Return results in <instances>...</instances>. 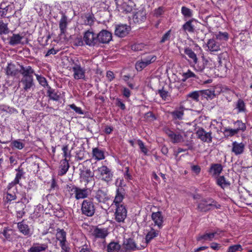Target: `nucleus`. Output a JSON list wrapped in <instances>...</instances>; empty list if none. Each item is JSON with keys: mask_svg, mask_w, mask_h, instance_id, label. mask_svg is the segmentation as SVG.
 I'll return each instance as SVG.
<instances>
[{"mask_svg": "<svg viewBox=\"0 0 252 252\" xmlns=\"http://www.w3.org/2000/svg\"><path fill=\"white\" fill-rule=\"evenodd\" d=\"M211 207L220 209L221 205L212 198H203L198 203L197 210L201 212H207L211 210Z\"/></svg>", "mask_w": 252, "mask_h": 252, "instance_id": "nucleus-1", "label": "nucleus"}, {"mask_svg": "<svg viewBox=\"0 0 252 252\" xmlns=\"http://www.w3.org/2000/svg\"><path fill=\"white\" fill-rule=\"evenodd\" d=\"M82 214L87 217H92L95 211L94 199L88 198L83 201L81 208Z\"/></svg>", "mask_w": 252, "mask_h": 252, "instance_id": "nucleus-2", "label": "nucleus"}, {"mask_svg": "<svg viewBox=\"0 0 252 252\" xmlns=\"http://www.w3.org/2000/svg\"><path fill=\"white\" fill-rule=\"evenodd\" d=\"M198 26H201V23L194 18H192L187 21L182 26V28L183 30L186 32L195 33Z\"/></svg>", "mask_w": 252, "mask_h": 252, "instance_id": "nucleus-3", "label": "nucleus"}, {"mask_svg": "<svg viewBox=\"0 0 252 252\" xmlns=\"http://www.w3.org/2000/svg\"><path fill=\"white\" fill-rule=\"evenodd\" d=\"M96 34L94 32L88 30L85 32L83 35V40L87 45L91 47H98Z\"/></svg>", "mask_w": 252, "mask_h": 252, "instance_id": "nucleus-4", "label": "nucleus"}, {"mask_svg": "<svg viewBox=\"0 0 252 252\" xmlns=\"http://www.w3.org/2000/svg\"><path fill=\"white\" fill-rule=\"evenodd\" d=\"M97 171L99 174V178L106 182H109L112 180L113 172L107 166L103 165L98 167Z\"/></svg>", "mask_w": 252, "mask_h": 252, "instance_id": "nucleus-5", "label": "nucleus"}, {"mask_svg": "<svg viewBox=\"0 0 252 252\" xmlns=\"http://www.w3.org/2000/svg\"><path fill=\"white\" fill-rule=\"evenodd\" d=\"M123 249L120 252H130L135 250H140L142 247H137L134 240L131 238L125 239L123 244Z\"/></svg>", "mask_w": 252, "mask_h": 252, "instance_id": "nucleus-6", "label": "nucleus"}, {"mask_svg": "<svg viewBox=\"0 0 252 252\" xmlns=\"http://www.w3.org/2000/svg\"><path fill=\"white\" fill-rule=\"evenodd\" d=\"M115 219L118 222H124L127 216V210L122 204L116 205Z\"/></svg>", "mask_w": 252, "mask_h": 252, "instance_id": "nucleus-7", "label": "nucleus"}, {"mask_svg": "<svg viewBox=\"0 0 252 252\" xmlns=\"http://www.w3.org/2000/svg\"><path fill=\"white\" fill-rule=\"evenodd\" d=\"M97 45L99 46L100 44H107L112 39L111 32L106 30H102L99 33L96 34Z\"/></svg>", "mask_w": 252, "mask_h": 252, "instance_id": "nucleus-8", "label": "nucleus"}, {"mask_svg": "<svg viewBox=\"0 0 252 252\" xmlns=\"http://www.w3.org/2000/svg\"><path fill=\"white\" fill-rule=\"evenodd\" d=\"M18 67H17V72L19 74L18 77L21 75V78H27L33 77V74L34 73V70L30 66L24 67L23 65L18 64Z\"/></svg>", "mask_w": 252, "mask_h": 252, "instance_id": "nucleus-9", "label": "nucleus"}, {"mask_svg": "<svg viewBox=\"0 0 252 252\" xmlns=\"http://www.w3.org/2000/svg\"><path fill=\"white\" fill-rule=\"evenodd\" d=\"M156 59V56L150 55L141 61H137L135 63V68L137 71H141L149 64L154 62Z\"/></svg>", "mask_w": 252, "mask_h": 252, "instance_id": "nucleus-10", "label": "nucleus"}, {"mask_svg": "<svg viewBox=\"0 0 252 252\" xmlns=\"http://www.w3.org/2000/svg\"><path fill=\"white\" fill-rule=\"evenodd\" d=\"M79 171L80 181L85 182L86 184H88L92 181L94 176V174L92 172L90 169L83 166V168H80Z\"/></svg>", "mask_w": 252, "mask_h": 252, "instance_id": "nucleus-11", "label": "nucleus"}, {"mask_svg": "<svg viewBox=\"0 0 252 252\" xmlns=\"http://www.w3.org/2000/svg\"><path fill=\"white\" fill-rule=\"evenodd\" d=\"M197 138L203 142L208 143L212 142V133L211 131L206 132L202 127H199L196 132Z\"/></svg>", "mask_w": 252, "mask_h": 252, "instance_id": "nucleus-12", "label": "nucleus"}, {"mask_svg": "<svg viewBox=\"0 0 252 252\" xmlns=\"http://www.w3.org/2000/svg\"><path fill=\"white\" fill-rule=\"evenodd\" d=\"M130 26L126 24H121L116 26L115 34L120 37H123L126 36L130 31Z\"/></svg>", "mask_w": 252, "mask_h": 252, "instance_id": "nucleus-13", "label": "nucleus"}, {"mask_svg": "<svg viewBox=\"0 0 252 252\" xmlns=\"http://www.w3.org/2000/svg\"><path fill=\"white\" fill-rule=\"evenodd\" d=\"M15 5L14 3H9L8 2H2L0 4V9L5 13V16L9 17L12 14H16V11L14 9Z\"/></svg>", "mask_w": 252, "mask_h": 252, "instance_id": "nucleus-14", "label": "nucleus"}, {"mask_svg": "<svg viewBox=\"0 0 252 252\" xmlns=\"http://www.w3.org/2000/svg\"><path fill=\"white\" fill-rule=\"evenodd\" d=\"M19 85L22 86L23 89L25 92H28L31 89H33L34 87L33 77L27 78H21L19 82Z\"/></svg>", "mask_w": 252, "mask_h": 252, "instance_id": "nucleus-15", "label": "nucleus"}, {"mask_svg": "<svg viewBox=\"0 0 252 252\" xmlns=\"http://www.w3.org/2000/svg\"><path fill=\"white\" fill-rule=\"evenodd\" d=\"M151 218L154 221L155 225H157L159 229H160L163 226V217L162 215V212L158 211L157 212H153L151 215Z\"/></svg>", "mask_w": 252, "mask_h": 252, "instance_id": "nucleus-16", "label": "nucleus"}, {"mask_svg": "<svg viewBox=\"0 0 252 252\" xmlns=\"http://www.w3.org/2000/svg\"><path fill=\"white\" fill-rule=\"evenodd\" d=\"M95 198L99 203H105L110 199L107 191L102 189L97 190L95 193Z\"/></svg>", "mask_w": 252, "mask_h": 252, "instance_id": "nucleus-17", "label": "nucleus"}, {"mask_svg": "<svg viewBox=\"0 0 252 252\" xmlns=\"http://www.w3.org/2000/svg\"><path fill=\"white\" fill-rule=\"evenodd\" d=\"M24 163H22L21 165L17 169V184H19L21 186L26 187L25 184L26 183L25 178L23 177L25 172L23 171L22 166Z\"/></svg>", "mask_w": 252, "mask_h": 252, "instance_id": "nucleus-18", "label": "nucleus"}, {"mask_svg": "<svg viewBox=\"0 0 252 252\" xmlns=\"http://www.w3.org/2000/svg\"><path fill=\"white\" fill-rule=\"evenodd\" d=\"M185 108L183 105H181L179 108H176L173 111L170 113L173 120H182L183 119L184 115Z\"/></svg>", "mask_w": 252, "mask_h": 252, "instance_id": "nucleus-19", "label": "nucleus"}, {"mask_svg": "<svg viewBox=\"0 0 252 252\" xmlns=\"http://www.w3.org/2000/svg\"><path fill=\"white\" fill-rule=\"evenodd\" d=\"M126 194L125 189L122 187H119L116 190V194L114 200L115 205H120L123 201Z\"/></svg>", "mask_w": 252, "mask_h": 252, "instance_id": "nucleus-20", "label": "nucleus"}, {"mask_svg": "<svg viewBox=\"0 0 252 252\" xmlns=\"http://www.w3.org/2000/svg\"><path fill=\"white\" fill-rule=\"evenodd\" d=\"M232 152L237 156L242 154L244 152L245 145L242 142L239 143L236 141H234L232 142Z\"/></svg>", "mask_w": 252, "mask_h": 252, "instance_id": "nucleus-21", "label": "nucleus"}, {"mask_svg": "<svg viewBox=\"0 0 252 252\" xmlns=\"http://www.w3.org/2000/svg\"><path fill=\"white\" fill-rule=\"evenodd\" d=\"M17 224L19 231L21 233L25 236L30 235V229L27 222L25 220H23L22 221L17 222Z\"/></svg>", "mask_w": 252, "mask_h": 252, "instance_id": "nucleus-22", "label": "nucleus"}, {"mask_svg": "<svg viewBox=\"0 0 252 252\" xmlns=\"http://www.w3.org/2000/svg\"><path fill=\"white\" fill-rule=\"evenodd\" d=\"M232 129L235 130V132L237 134L240 131L244 132L247 128L245 123L242 122L241 120L233 121L232 123Z\"/></svg>", "mask_w": 252, "mask_h": 252, "instance_id": "nucleus-23", "label": "nucleus"}, {"mask_svg": "<svg viewBox=\"0 0 252 252\" xmlns=\"http://www.w3.org/2000/svg\"><path fill=\"white\" fill-rule=\"evenodd\" d=\"M159 234V231L156 230L155 229L151 228L150 231L148 232L145 237V245L141 246L143 249L147 247V245L150 242V241L157 237Z\"/></svg>", "mask_w": 252, "mask_h": 252, "instance_id": "nucleus-24", "label": "nucleus"}, {"mask_svg": "<svg viewBox=\"0 0 252 252\" xmlns=\"http://www.w3.org/2000/svg\"><path fill=\"white\" fill-rule=\"evenodd\" d=\"M200 95L202 97H204L207 100H212L216 96L214 88H211L208 90H200Z\"/></svg>", "mask_w": 252, "mask_h": 252, "instance_id": "nucleus-25", "label": "nucleus"}, {"mask_svg": "<svg viewBox=\"0 0 252 252\" xmlns=\"http://www.w3.org/2000/svg\"><path fill=\"white\" fill-rule=\"evenodd\" d=\"M108 232L106 228L95 227L93 233V236L96 238L105 239L108 235Z\"/></svg>", "mask_w": 252, "mask_h": 252, "instance_id": "nucleus-26", "label": "nucleus"}, {"mask_svg": "<svg viewBox=\"0 0 252 252\" xmlns=\"http://www.w3.org/2000/svg\"><path fill=\"white\" fill-rule=\"evenodd\" d=\"M73 77L75 79L79 80L84 79L85 77L86 69L84 67L79 66L73 70Z\"/></svg>", "mask_w": 252, "mask_h": 252, "instance_id": "nucleus-27", "label": "nucleus"}, {"mask_svg": "<svg viewBox=\"0 0 252 252\" xmlns=\"http://www.w3.org/2000/svg\"><path fill=\"white\" fill-rule=\"evenodd\" d=\"M89 190L87 188L81 189L78 188L76 189L75 197L76 200L80 199H85L88 197L89 195Z\"/></svg>", "mask_w": 252, "mask_h": 252, "instance_id": "nucleus-28", "label": "nucleus"}, {"mask_svg": "<svg viewBox=\"0 0 252 252\" xmlns=\"http://www.w3.org/2000/svg\"><path fill=\"white\" fill-rule=\"evenodd\" d=\"M146 12L145 10H139L133 16V20L135 23H140L144 22L146 19Z\"/></svg>", "mask_w": 252, "mask_h": 252, "instance_id": "nucleus-29", "label": "nucleus"}, {"mask_svg": "<svg viewBox=\"0 0 252 252\" xmlns=\"http://www.w3.org/2000/svg\"><path fill=\"white\" fill-rule=\"evenodd\" d=\"M67 26V17L65 14L62 13V18L59 22V28L61 31V35L64 34Z\"/></svg>", "mask_w": 252, "mask_h": 252, "instance_id": "nucleus-30", "label": "nucleus"}, {"mask_svg": "<svg viewBox=\"0 0 252 252\" xmlns=\"http://www.w3.org/2000/svg\"><path fill=\"white\" fill-rule=\"evenodd\" d=\"M222 168L223 167L221 164H212L210 167L209 172L212 174L213 176H218L222 172Z\"/></svg>", "mask_w": 252, "mask_h": 252, "instance_id": "nucleus-31", "label": "nucleus"}, {"mask_svg": "<svg viewBox=\"0 0 252 252\" xmlns=\"http://www.w3.org/2000/svg\"><path fill=\"white\" fill-rule=\"evenodd\" d=\"M60 164L59 175H64L68 171L69 165L68 162V160L65 158L62 159L61 161Z\"/></svg>", "mask_w": 252, "mask_h": 252, "instance_id": "nucleus-32", "label": "nucleus"}, {"mask_svg": "<svg viewBox=\"0 0 252 252\" xmlns=\"http://www.w3.org/2000/svg\"><path fill=\"white\" fill-rule=\"evenodd\" d=\"M207 46L212 52L218 51L220 50V44L213 39H210L208 41Z\"/></svg>", "mask_w": 252, "mask_h": 252, "instance_id": "nucleus-33", "label": "nucleus"}, {"mask_svg": "<svg viewBox=\"0 0 252 252\" xmlns=\"http://www.w3.org/2000/svg\"><path fill=\"white\" fill-rule=\"evenodd\" d=\"M6 74L8 77H14L16 75V66L14 63H8L5 68Z\"/></svg>", "mask_w": 252, "mask_h": 252, "instance_id": "nucleus-34", "label": "nucleus"}, {"mask_svg": "<svg viewBox=\"0 0 252 252\" xmlns=\"http://www.w3.org/2000/svg\"><path fill=\"white\" fill-rule=\"evenodd\" d=\"M84 60L81 58L74 57L70 59L69 63L72 66V69L73 70L81 66V63H84Z\"/></svg>", "mask_w": 252, "mask_h": 252, "instance_id": "nucleus-35", "label": "nucleus"}, {"mask_svg": "<svg viewBox=\"0 0 252 252\" xmlns=\"http://www.w3.org/2000/svg\"><path fill=\"white\" fill-rule=\"evenodd\" d=\"M92 154L93 157H94L95 158L98 160H102L105 158L103 151L99 149L98 148H93Z\"/></svg>", "mask_w": 252, "mask_h": 252, "instance_id": "nucleus-36", "label": "nucleus"}, {"mask_svg": "<svg viewBox=\"0 0 252 252\" xmlns=\"http://www.w3.org/2000/svg\"><path fill=\"white\" fill-rule=\"evenodd\" d=\"M184 53L193 61L194 64L197 63L198 58L196 54L189 47H186L184 49Z\"/></svg>", "mask_w": 252, "mask_h": 252, "instance_id": "nucleus-37", "label": "nucleus"}, {"mask_svg": "<svg viewBox=\"0 0 252 252\" xmlns=\"http://www.w3.org/2000/svg\"><path fill=\"white\" fill-rule=\"evenodd\" d=\"M48 89L47 94L49 98L55 101L59 100L60 98V95L58 94L57 93L55 92V90L52 89L50 86H48Z\"/></svg>", "mask_w": 252, "mask_h": 252, "instance_id": "nucleus-38", "label": "nucleus"}, {"mask_svg": "<svg viewBox=\"0 0 252 252\" xmlns=\"http://www.w3.org/2000/svg\"><path fill=\"white\" fill-rule=\"evenodd\" d=\"M217 184L222 189L229 187L230 185V182L226 180L224 176H220L217 178Z\"/></svg>", "mask_w": 252, "mask_h": 252, "instance_id": "nucleus-39", "label": "nucleus"}, {"mask_svg": "<svg viewBox=\"0 0 252 252\" xmlns=\"http://www.w3.org/2000/svg\"><path fill=\"white\" fill-rule=\"evenodd\" d=\"M121 249V245L117 242H111L107 246L108 252H118Z\"/></svg>", "mask_w": 252, "mask_h": 252, "instance_id": "nucleus-40", "label": "nucleus"}, {"mask_svg": "<svg viewBox=\"0 0 252 252\" xmlns=\"http://www.w3.org/2000/svg\"><path fill=\"white\" fill-rule=\"evenodd\" d=\"M208 61L203 57L202 62H198L195 66L196 70L199 72H203L205 68V66L207 64Z\"/></svg>", "mask_w": 252, "mask_h": 252, "instance_id": "nucleus-41", "label": "nucleus"}, {"mask_svg": "<svg viewBox=\"0 0 252 252\" xmlns=\"http://www.w3.org/2000/svg\"><path fill=\"white\" fill-rule=\"evenodd\" d=\"M217 233V232L210 233H206L204 235H200L197 237L196 240L198 241L204 240V241H212V239L215 237L216 234Z\"/></svg>", "mask_w": 252, "mask_h": 252, "instance_id": "nucleus-42", "label": "nucleus"}, {"mask_svg": "<svg viewBox=\"0 0 252 252\" xmlns=\"http://www.w3.org/2000/svg\"><path fill=\"white\" fill-rule=\"evenodd\" d=\"M181 13L185 19L190 18L193 15L192 10L184 6L181 8Z\"/></svg>", "mask_w": 252, "mask_h": 252, "instance_id": "nucleus-43", "label": "nucleus"}, {"mask_svg": "<svg viewBox=\"0 0 252 252\" xmlns=\"http://www.w3.org/2000/svg\"><path fill=\"white\" fill-rule=\"evenodd\" d=\"M200 96H201L200 91H193L188 94L187 95V97L188 98H190L192 100L198 102L199 100V97Z\"/></svg>", "mask_w": 252, "mask_h": 252, "instance_id": "nucleus-44", "label": "nucleus"}, {"mask_svg": "<svg viewBox=\"0 0 252 252\" xmlns=\"http://www.w3.org/2000/svg\"><path fill=\"white\" fill-rule=\"evenodd\" d=\"M54 216L58 218H62L64 215V213L61 205L58 204L56 207L53 209Z\"/></svg>", "mask_w": 252, "mask_h": 252, "instance_id": "nucleus-45", "label": "nucleus"}, {"mask_svg": "<svg viewBox=\"0 0 252 252\" xmlns=\"http://www.w3.org/2000/svg\"><path fill=\"white\" fill-rule=\"evenodd\" d=\"M236 108L238 109V112H245L246 111V108L245 103L243 100L242 99H239L236 103Z\"/></svg>", "mask_w": 252, "mask_h": 252, "instance_id": "nucleus-46", "label": "nucleus"}, {"mask_svg": "<svg viewBox=\"0 0 252 252\" xmlns=\"http://www.w3.org/2000/svg\"><path fill=\"white\" fill-rule=\"evenodd\" d=\"M4 198L5 202L10 203L11 201L14 200L16 198V194L14 191L7 190V193Z\"/></svg>", "mask_w": 252, "mask_h": 252, "instance_id": "nucleus-47", "label": "nucleus"}, {"mask_svg": "<svg viewBox=\"0 0 252 252\" xmlns=\"http://www.w3.org/2000/svg\"><path fill=\"white\" fill-rule=\"evenodd\" d=\"M86 20L84 23L86 25L91 26L94 23L95 18L92 13H88L85 15Z\"/></svg>", "mask_w": 252, "mask_h": 252, "instance_id": "nucleus-48", "label": "nucleus"}, {"mask_svg": "<svg viewBox=\"0 0 252 252\" xmlns=\"http://www.w3.org/2000/svg\"><path fill=\"white\" fill-rule=\"evenodd\" d=\"M66 232L63 229H59L56 234L57 239L60 242L66 241Z\"/></svg>", "mask_w": 252, "mask_h": 252, "instance_id": "nucleus-49", "label": "nucleus"}, {"mask_svg": "<svg viewBox=\"0 0 252 252\" xmlns=\"http://www.w3.org/2000/svg\"><path fill=\"white\" fill-rule=\"evenodd\" d=\"M171 140V142L174 143H178L184 141L182 135L180 134H175V133L170 138Z\"/></svg>", "mask_w": 252, "mask_h": 252, "instance_id": "nucleus-50", "label": "nucleus"}, {"mask_svg": "<svg viewBox=\"0 0 252 252\" xmlns=\"http://www.w3.org/2000/svg\"><path fill=\"white\" fill-rule=\"evenodd\" d=\"M17 205L18 207H20L22 210L17 211V218H22V217L25 214L26 212L24 211L25 205L21 202H17Z\"/></svg>", "mask_w": 252, "mask_h": 252, "instance_id": "nucleus-51", "label": "nucleus"}, {"mask_svg": "<svg viewBox=\"0 0 252 252\" xmlns=\"http://www.w3.org/2000/svg\"><path fill=\"white\" fill-rule=\"evenodd\" d=\"M235 130H233L232 128L225 127L224 129L223 133L225 138H228L229 137H232L236 134L235 132Z\"/></svg>", "mask_w": 252, "mask_h": 252, "instance_id": "nucleus-52", "label": "nucleus"}, {"mask_svg": "<svg viewBox=\"0 0 252 252\" xmlns=\"http://www.w3.org/2000/svg\"><path fill=\"white\" fill-rule=\"evenodd\" d=\"M34 75L36 76V79H37L38 82L41 86H42L43 87H48V86H49L48 84V83H47V81L46 78L44 77H43L41 75L36 74H34Z\"/></svg>", "mask_w": 252, "mask_h": 252, "instance_id": "nucleus-53", "label": "nucleus"}, {"mask_svg": "<svg viewBox=\"0 0 252 252\" xmlns=\"http://www.w3.org/2000/svg\"><path fill=\"white\" fill-rule=\"evenodd\" d=\"M2 234L7 239L10 240L14 235V231L11 229L6 228L3 230Z\"/></svg>", "mask_w": 252, "mask_h": 252, "instance_id": "nucleus-54", "label": "nucleus"}, {"mask_svg": "<svg viewBox=\"0 0 252 252\" xmlns=\"http://www.w3.org/2000/svg\"><path fill=\"white\" fill-rule=\"evenodd\" d=\"M28 42V40L27 37H25L24 35H22V34H17V44L19 43L25 44Z\"/></svg>", "mask_w": 252, "mask_h": 252, "instance_id": "nucleus-55", "label": "nucleus"}, {"mask_svg": "<svg viewBox=\"0 0 252 252\" xmlns=\"http://www.w3.org/2000/svg\"><path fill=\"white\" fill-rule=\"evenodd\" d=\"M121 10L122 12H125L126 13H130L132 10V6L128 5L126 3H123L121 7Z\"/></svg>", "mask_w": 252, "mask_h": 252, "instance_id": "nucleus-56", "label": "nucleus"}, {"mask_svg": "<svg viewBox=\"0 0 252 252\" xmlns=\"http://www.w3.org/2000/svg\"><path fill=\"white\" fill-rule=\"evenodd\" d=\"M243 248L241 245L237 244L229 247L227 252H236V251L241 252Z\"/></svg>", "mask_w": 252, "mask_h": 252, "instance_id": "nucleus-57", "label": "nucleus"}, {"mask_svg": "<svg viewBox=\"0 0 252 252\" xmlns=\"http://www.w3.org/2000/svg\"><path fill=\"white\" fill-rule=\"evenodd\" d=\"M191 77L196 78V75L194 73L191 72L190 70H188V71L187 72L183 73V79H182V80L183 82H185L188 79Z\"/></svg>", "mask_w": 252, "mask_h": 252, "instance_id": "nucleus-58", "label": "nucleus"}, {"mask_svg": "<svg viewBox=\"0 0 252 252\" xmlns=\"http://www.w3.org/2000/svg\"><path fill=\"white\" fill-rule=\"evenodd\" d=\"M8 32L7 25L0 20V34H6Z\"/></svg>", "mask_w": 252, "mask_h": 252, "instance_id": "nucleus-59", "label": "nucleus"}, {"mask_svg": "<svg viewBox=\"0 0 252 252\" xmlns=\"http://www.w3.org/2000/svg\"><path fill=\"white\" fill-rule=\"evenodd\" d=\"M137 144L138 146H139V148L140 149L141 151L144 153L145 155H147L148 150V149L145 146L144 143L143 141L140 139H138L137 140Z\"/></svg>", "mask_w": 252, "mask_h": 252, "instance_id": "nucleus-60", "label": "nucleus"}, {"mask_svg": "<svg viewBox=\"0 0 252 252\" xmlns=\"http://www.w3.org/2000/svg\"><path fill=\"white\" fill-rule=\"evenodd\" d=\"M195 33L197 35H200L202 34V35H204L206 34V28L204 27V26L201 24V26H198V27L197 28V30L195 32Z\"/></svg>", "mask_w": 252, "mask_h": 252, "instance_id": "nucleus-61", "label": "nucleus"}, {"mask_svg": "<svg viewBox=\"0 0 252 252\" xmlns=\"http://www.w3.org/2000/svg\"><path fill=\"white\" fill-rule=\"evenodd\" d=\"M66 243L67 241H62L60 242V246L62 248V252H68L70 250V248Z\"/></svg>", "mask_w": 252, "mask_h": 252, "instance_id": "nucleus-62", "label": "nucleus"}, {"mask_svg": "<svg viewBox=\"0 0 252 252\" xmlns=\"http://www.w3.org/2000/svg\"><path fill=\"white\" fill-rule=\"evenodd\" d=\"M217 38L220 40H227L228 39V34L226 32H219L216 35Z\"/></svg>", "mask_w": 252, "mask_h": 252, "instance_id": "nucleus-63", "label": "nucleus"}, {"mask_svg": "<svg viewBox=\"0 0 252 252\" xmlns=\"http://www.w3.org/2000/svg\"><path fill=\"white\" fill-rule=\"evenodd\" d=\"M171 32V30H169L165 33H164L163 34V35L161 37V39L160 41V43H163L165 41L169 40L170 37Z\"/></svg>", "mask_w": 252, "mask_h": 252, "instance_id": "nucleus-64", "label": "nucleus"}]
</instances>
